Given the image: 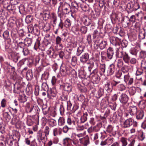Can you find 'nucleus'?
<instances>
[{
  "label": "nucleus",
  "instance_id": "nucleus-1",
  "mask_svg": "<svg viewBox=\"0 0 146 146\" xmlns=\"http://www.w3.org/2000/svg\"><path fill=\"white\" fill-rule=\"evenodd\" d=\"M59 5L58 11L59 15H63L69 13L70 11V4L62 1L60 2Z\"/></svg>",
  "mask_w": 146,
  "mask_h": 146
},
{
  "label": "nucleus",
  "instance_id": "nucleus-2",
  "mask_svg": "<svg viewBox=\"0 0 146 146\" xmlns=\"http://www.w3.org/2000/svg\"><path fill=\"white\" fill-rule=\"evenodd\" d=\"M60 72L63 76H65L66 74L68 75L76 74V72L70 66H63L61 64L60 68Z\"/></svg>",
  "mask_w": 146,
  "mask_h": 146
},
{
  "label": "nucleus",
  "instance_id": "nucleus-3",
  "mask_svg": "<svg viewBox=\"0 0 146 146\" xmlns=\"http://www.w3.org/2000/svg\"><path fill=\"white\" fill-rule=\"evenodd\" d=\"M132 125H133V127H136L137 123L133 119L130 118L124 121L123 124V127L124 128H128Z\"/></svg>",
  "mask_w": 146,
  "mask_h": 146
},
{
  "label": "nucleus",
  "instance_id": "nucleus-4",
  "mask_svg": "<svg viewBox=\"0 0 146 146\" xmlns=\"http://www.w3.org/2000/svg\"><path fill=\"white\" fill-rule=\"evenodd\" d=\"M94 41V44L98 46L101 50L105 48L107 45L106 41L100 40L98 38L96 39Z\"/></svg>",
  "mask_w": 146,
  "mask_h": 146
},
{
  "label": "nucleus",
  "instance_id": "nucleus-5",
  "mask_svg": "<svg viewBox=\"0 0 146 146\" xmlns=\"http://www.w3.org/2000/svg\"><path fill=\"white\" fill-rule=\"evenodd\" d=\"M60 88L69 94L72 92L73 87L72 86L70 83H65L60 86Z\"/></svg>",
  "mask_w": 146,
  "mask_h": 146
},
{
  "label": "nucleus",
  "instance_id": "nucleus-6",
  "mask_svg": "<svg viewBox=\"0 0 146 146\" xmlns=\"http://www.w3.org/2000/svg\"><path fill=\"white\" fill-rule=\"evenodd\" d=\"M115 70V65L113 64H111L108 66L106 70L107 75L110 76L112 75L114 73Z\"/></svg>",
  "mask_w": 146,
  "mask_h": 146
},
{
  "label": "nucleus",
  "instance_id": "nucleus-7",
  "mask_svg": "<svg viewBox=\"0 0 146 146\" xmlns=\"http://www.w3.org/2000/svg\"><path fill=\"white\" fill-rule=\"evenodd\" d=\"M100 10L98 8L95 7L93 10L92 11L91 15L92 17L94 18L98 17L100 15Z\"/></svg>",
  "mask_w": 146,
  "mask_h": 146
},
{
  "label": "nucleus",
  "instance_id": "nucleus-8",
  "mask_svg": "<svg viewBox=\"0 0 146 146\" xmlns=\"http://www.w3.org/2000/svg\"><path fill=\"white\" fill-rule=\"evenodd\" d=\"M121 23L123 27L125 28L129 26L130 23L129 17L127 16H125L122 18Z\"/></svg>",
  "mask_w": 146,
  "mask_h": 146
},
{
  "label": "nucleus",
  "instance_id": "nucleus-9",
  "mask_svg": "<svg viewBox=\"0 0 146 146\" xmlns=\"http://www.w3.org/2000/svg\"><path fill=\"white\" fill-rule=\"evenodd\" d=\"M89 55L87 53H83L80 58V61L82 63H85L88 60Z\"/></svg>",
  "mask_w": 146,
  "mask_h": 146
},
{
  "label": "nucleus",
  "instance_id": "nucleus-10",
  "mask_svg": "<svg viewBox=\"0 0 146 146\" xmlns=\"http://www.w3.org/2000/svg\"><path fill=\"white\" fill-rule=\"evenodd\" d=\"M79 141L80 143L84 146H87L90 143L89 138L88 136L80 139Z\"/></svg>",
  "mask_w": 146,
  "mask_h": 146
},
{
  "label": "nucleus",
  "instance_id": "nucleus-11",
  "mask_svg": "<svg viewBox=\"0 0 146 146\" xmlns=\"http://www.w3.org/2000/svg\"><path fill=\"white\" fill-rule=\"evenodd\" d=\"M6 8L7 10L11 13H14L15 12L16 8L13 5L9 4H7Z\"/></svg>",
  "mask_w": 146,
  "mask_h": 146
},
{
  "label": "nucleus",
  "instance_id": "nucleus-12",
  "mask_svg": "<svg viewBox=\"0 0 146 146\" xmlns=\"http://www.w3.org/2000/svg\"><path fill=\"white\" fill-rule=\"evenodd\" d=\"M114 54L113 48L109 47L107 50V56L108 59L111 60L112 59Z\"/></svg>",
  "mask_w": 146,
  "mask_h": 146
},
{
  "label": "nucleus",
  "instance_id": "nucleus-13",
  "mask_svg": "<svg viewBox=\"0 0 146 146\" xmlns=\"http://www.w3.org/2000/svg\"><path fill=\"white\" fill-rule=\"evenodd\" d=\"M56 89L54 88H53L51 89H50V90L48 91V96L49 94H50V99H53L52 98V96L53 98L55 97L56 95Z\"/></svg>",
  "mask_w": 146,
  "mask_h": 146
},
{
  "label": "nucleus",
  "instance_id": "nucleus-14",
  "mask_svg": "<svg viewBox=\"0 0 146 146\" xmlns=\"http://www.w3.org/2000/svg\"><path fill=\"white\" fill-rule=\"evenodd\" d=\"M34 48L36 50H37L38 48L42 50H44L45 49V48L40 44V41L38 40L36 42L34 46Z\"/></svg>",
  "mask_w": 146,
  "mask_h": 146
},
{
  "label": "nucleus",
  "instance_id": "nucleus-15",
  "mask_svg": "<svg viewBox=\"0 0 146 146\" xmlns=\"http://www.w3.org/2000/svg\"><path fill=\"white\" fill-rule=\"evenodd\" d=\"M126 9L128 13H130L134 10L133 4L132 2H130L128 3L126 6Z\"/></svg>",
  "mask_w": 146,
  "mask_h": 146
},
{
  "label": "nucleus",
  "instance_id": "nucleus-16",
  "mask_svg": "<svg viewBox=\"0 0 146 146\" xmlns=\"http://www.w3.org/2000/svg\"><path fill=\"white\" fill-rule=\"evenodd\" d=\"M137 108L135 106H133L129 107V112L131 115H134L137 112Z\"/></svg>",
  "mask_w": 146,
  "mask_h": 146
},
{
  "label": "nucleus",
  "instance_id": "nucleus-17",
  "mask_svg": "<svg viewBox=\"0 0 146 146\" xmlns=\"http://www.w3.org/2000/svg\"><path fill=\"white\" fill-rule=\"evenodd\" d=\"M74 3L76 4L75 5L73 6L72 7L70 6V12L73 13H76L78 11V3L76 2ZM71 14L72 16L73 17L72 13H71Z\"/></svg>",
  "mask_w": 146,
  "mask_h": 146
},
{
  "label": "nucleus",
  "instance_id": "nucleus-18",
  "mask_svg": "<svg viewBox=\"0 0 146 146\" xmlns=\"http://www.w3.org/2000/svg\"><path fill=\"white\" fill-rule=\"evenodd\" d=\"M88 115V113L87 112H83V115L81 117L80 121H79L80 123H84L87 120Z\"/></svg>",
  "mask_w": 146,
  "mask_h": 146
},
{
  "label": "nucleus",
  "instance_id": "nucleus-19",
  "mask_svg": "<svg viewBox=\"0 0 146 146\" xmlns=\"http://www.w3.org/2000/svg\"><path fill=\"white\" fill-rule=\"evenodd\" d=\"M106 70V65L105 64H101L100 66L99 72L101 76L104 74Z\"/></svg>",
  "mask_w": 146,
  "mask_h": 146
},
{
  "label": "nucleus",
  "instance_id": "nucleus-20",
  "mask_svg": "<svg viewBox=\"0 0 146 146\" xmlns=\"http://www.w3.org/2000/svg\"><path fill=\"white\" fill-rule=\"evenodd\" d=\"M105 89L108 92H110L112 91L113 89L112 87L110 85V82H107L105 85Z\"/></svg>",
  "mask_w": 146,
  "mask_h": 146
},
{
  "label": "nucleus",
  "instance_id": "nucleus-21",
  "mask_svg": "<svg viewBox=\"0 0 146 146\" xmlns=\"http://www.w3.org/2000/svg\"><path fill=\"white\" fill-rule=\"evenodd\" d=\"M84 47L81 46H80L78 48L76 55L77 56H79L81 54H82L84 52Z\"/></svg>",
  "mask_w": 146,
  "mask_h": 146
},
{
  "label": "nucleus",
  "instance_id": "nucleus-22",
  "mask_svg": "<svg viewBox=\"0 0 146 146\" xmlns=\"http://www.w3.org/2000/svg\"><path fill=\"white\" fill-rule=\"evenodd\" d=\"M121 48H117L116 50V54L117 56L119 58H123L124 55V52L122 50H120Z\"/></svg>",
  "mask_w": 146,
  "mask_h": 146
},
{
  "label": "nucleus",
  "instance_id": "nucleus-23",
  "mask_svg": "<svg viewBox=\"0 0 146 146\" xmlns=\"http://www.w3.org/2000/svg\"><path fill=\"white\" fill-rule=\"evenodd\" d=\"M50 17L51 22H53V23L56 25L57 21V17L56 14L54 13H52L51 14Z\"/></svg>",
  "mask_w": 146,
  "mask_h": 146
},
{
  "label": "nucleus",
  "instance_id": "nucleus-24",
  "mask_svg": "<svg viewBox=\"0 0 146 146\" xmlns=\"http://www.w3.org/2000/svg\"><path fill=\"white\" fill-rule=\"evenodd\" d=\"M48 55H49L51 57H53L54 53V49L52 47L50 46L46 51Z\"/></svg>",
  "mask_w": 146,
  "mask_h": 146
},
{
  "label": "nucleus",
  "instance_id": "nucleus-25",
  "mask_svg": "<svg viewBox=\"0 0 146 146\" xmlns=\"http://www.w3.org/2000/svg\"><path fill=\"white\" fill-rule=\"evenodd\" d=\"M25 45L28 47L31 46L32 42V40L30 38H27L25 39Z\"/></svg>",
  "mask_w": 146,
  "mask_h": 146
},
{
  "label": "nucleus",
  "instance_id": "nucleus-26",
  "mask_svg": "<svg viewBox=\"0 0 146 146\" xmlns=\"http://www.w3.org/2000/svg\"><path fill=\"white\" fill-rule=\"evenodd\" d=\"M3 36L5 40L7 39L8 40L9 43L11 42V39L9 38V32L7 31H5L3 33Z\"/></svg>",
  "mask_w": 146,
  "mask_h": 146
},
{
  "label": "nucleus",
  "instance_id": "nucleus-27",
  "mask_svg": "<svg viewBox=\"0 0 146 146\" xmlns=\"http://www.w3.org/2000/svg\"><path fill=\"white\" fill-rule=\"evenodd\" d=\"M123 59L126 63H128L129 62L130 57L126 52H124V55L123 58Z\"/></svg>",
  "mask_w": 146,
  "mask_h": 146
},
{
  "label": "nucleus",
  "instance_id": "nucleus-28",
  "mask_svg": "<svg viewBox=\"0 0 146 146\" xmlns=\"http://www.w3.org/2000/svg\"><path fill=\"white\" fill-rule=\"evenodd\" d=\"M8 52L10 54V56H11L12 59L15 58V57H19L18 56L19 53H17L16 52L12 51H9Z\"/></svg>",
  "mask_w": 146,
  "mask_h": 146
},
{
  "label": "nucleus",
  "instance_id": "nucleus-29",
  "mask_svg": "<svg viewBox=\"0 0 146 146\" xmlns=\"http://www.w3.org/2000/svg\"><path fill=\"white\" fill-rule=\"evenodd\" d=\"M136 113V118L137 119H141L144 116V112L142 111H139Z\"/></svg>",
  "mask_w": 146,
  "mask_h": 146
},
{
  "label": "nucleus",
  "instance_id": "nucleus-30",
  "mask_svg": "<svg viewBox=\"0 0 146 146\" xmlns=\"http://www.w3.org/2000/svg\"><path fill=\"white\" fill-rule=\"evenodd\" d=\"M50 15V12L48 11H44L43 12V17L44 18H45V20L49 19Z\"/></svg>",
  "mask_w": 146,
  "mask_h": 146
},
{
  "label": "nucleus",
  "instance_id": "nucleus-31",
  "mask_svg": "<svg viewBox=\"0 0 146 146\" xmlns=\"http://www.w3.org/2000/svg\"><path fill=\"white\" fill-rule=\"evenodd\" d=\"M127 139L124 137H121L120 139V141L122 143V146H126L127 145Z\"/></svg>",
  "mask_w": 146,
  "mask_h": 146
},
{
  "label": "nucleus",
  "instance_id": "nucleus-32",
  "mask_svg": "<svg viewBox=\"0 0 146 146\" xmlns=\"http://www.w3.org/2000/svg\"><path fill=\"white\" fill-rule=\"evenodd\" d=\"M27 95L31 94L33 92L32 87L31 86H28L27 88L25 87V90Z\"/></svg>",
  "mask_w": 146,
  "mask_h": 146
},
{
  "label": "nucleus",
  "instance_id": "nucleus-33",
  "mask_svg": "<svg viewBox=\"0 0 146 146\" xmlns=\"http://www.w3.org/2000/svg\"><path fill=\"white\" fill-rule=\"evenodd\" d=\"M27 79L29 80H31L33 77L32 72L31 70H28L26 73Z\"/></svg>",
  "mask_w": 146,
  "mask_h": 146
},
{
  "label": "nucleus",
  "instance_id": "nucleus-34",
  "mask_svg": "<svg viewBox=\"0 0 146 146\" xmlns=\"http://www.w3.org/2000/svg\"><path fill=\"white\" fill-rule=\"evenodd\" d=\"M80 6L82 10L85 12L88 11L89 9V7L85 3H83L81 4Z\"/></svg>",
  "mask_w": 146,
  "mask_h": 146
},
{
  "label": "nucleus",
  "instance_id": "nucleus-35",
  "mask_svg": "<svg viewBox=\"0 0 146 146\" xmlns=\"http://www.w3.org/2000/svg\"><path fill=\"white\" fill-rule=\"evenodd\" d=\"M103 89L102 88H100L96 94V97L98 98H100L103 94Z\"/></svg>",
  "mask_w": 146,
  "mask_h": 146
},
{
  "label": "nucleus",
  "instance_id": "nucleus-36",
  "mask_svg": "<svg viewBox=\"0 0 146 146\" xmlns=\"http://www.w3.org/2000/svg\"><path fill=\"white\" fill-rule=\"evenodd\" d=\"M138 139L140 140L143 141L145 138V136L144 135V133L142 131H140L139 132Z\"/></svg>",
  "mask_w": 146,
  "mask_h": 146
},
{
  "label": "nucleus",
  "instance_id": "nucleus-37",
  "mask_svg": "<svg viewBox=\"0 0 146 146\" xmlns=\"http://www.w3.org/2000/svg\"><path fill=\"white\" fill-rule=\"evenodd\" d=\"M78 88L80 91L81 92L85 93L87 91V89L85 86H83L80 85H79L78 86Z\"/></svg>",
  "mask_w": 146,
  "mask_h": 146
},
{
  "label": "nucleus",
  "instance_id": "nucleus-38",
  "mask_svg": "<svg viewBox=\"0 0 146 146\" xmlns=\"http://www.w3.org/2000/svg\"><path fill=\"white\" fill-rule=\"evenodd\" d=\"M47 136L42 133H39L38 134V139H40V140L42 141L45 140L46 137H47Z\"/></svg>",
  "mask_w": 146,
  "mask_h": 146
},
{
  "label": "nucleus",
  "instance_id": "nucleus-39",
  "mask_svg": "<svg viewBox=\"0 0 146 146\" xmlns=\"http://www.w3.org/2000/svg\"><path fill=\"white\" fill-rule=\"evenodd\" d=\"M67 109L69 110L72 111L74 108V106H72V103L70 101H67Z\"/></svg>",
  "mask_w": 146,
  "mask_h": 146
},
{
  "label": "nucleus",
  "instance_id": "nucleus-40",
  "mask_svg": "<svg viewBox=\"0 0 146 146\" xmlns=\"http://www.w3.org/2000/svg\"><path fill=\"white\" fill-rule=\"evenodd\" d=\"M90 78L94 81H98L99 78V76L98 74L90 75Z\"/></svg>",
  "mask_w": 146,
  "mask_h": 146
},
{
  "label": "nucleus",
  "instance_id": "nucleus-41",
  "mask_svg": "<svg viewBox=\"0 0 146 146\" xmlns=\"http://www.w3.org/2000/svg\"><path fill=\"white\" fill-rule=\"evenodd\" d=\"M65 119L62 117H60L58 120V124L59 126L64 125L65 123Z\"/></svg>",
  "mask_w": 146,
  "mask_h": 146
},
{
  "label": "nucleus",
  "instance_id": "nucleus-42",
  "mask_svg": "<svg viewBox=\"0 0 146 146\" xmlns=\"http://www.w3.org/2000/svg\"><path fill=\"white\" fill-rule=\"evenodd\" d=\"M123 64V62L122 60L121 59H119L117 60V67L120 68L122 67Z\"/></svg>",
  "mask_w": 146,
  "mask_h": 146
},
{
  "label": "nucleus",
  "instance_id": "nucleus-43",
  "mask_svg": "<svg viewBox=\"0 0 146 146\" xmlns=\"http://www.w3.org/2000/svg\"><path fill=\"white\" fill-rule=\"evenodd\" d=\"M139 38L140 39L143 40L145 39V31L143 32H140L139 34Z\"/></svg>",
  "mask_w": 146,
  "mask_h": 146
},
{
  "label": "nucleus",
  "instance_id": "nucleus-44",
  "mask_svg": "<svg viewBox=\"0 0 146 146\" xmlns=\"http://www.w3.org/2000/svg\"><path fill=\"white\" fill-rule=\"evenodd\" d=\"M141 64L142 69L146 72V61L142 60Z\"/></svg>",
  "mask_w": 146,
  "mask_h": 146
},
{
  "label": "nucleus",
  "instance_id": "nucleus-45",
  "mask_svg": "<svg viewBox=\"0 0 146 146\" xmlns=\"http://www.w3.org/2000/svg\"><path fill=\"white\" fill-rule=\"evenodd\" d=\"M49 125L51 127H53L56 125V121L53 119H50L49 120Z\"/></svg>",
  "mask_w": 146,
  "mask_h": 146
},
{
  "label": "nucleus",
  "instance_id": "nucleus-46",
  "mask_svg": "<svg viewBox=\"0 0 146 146\" xmlns=\"http://www.w3.org/2000/svg\"><path fill=\"white\" fill-rule=\"evenodd\" d=\"M71 21L69 19H66L64 22V26L66 28L70 27L71 25Z\"/></svg>",
  "mask_w": 146,
  "mask_h": 146
},
{
  "label": "nucleus",
  "instance_id": "nucleus-47",
  "mask_svg": "<svg viewBox=\"0 0 146 146\" xmlns=\"http://www.w3.org/2000/svg\"><path fill=\"white\" fill-rule=\"evenodd\" d=\"M136 88L134 87H131L129 90L130 94L131 95H133L136 92Z\"/></svg>",
  "mask_w": 146,
  "mask_h": 146
},
{
  "label": "nucleus",
  "instance_id": "nucleus-48",
  "mask_svg": "<svg viewBox=\"0 0 146 146\" xmlns=\"http://www.w3.org/2000/svg\"><path fill=\"white\" fill-rule=\"evenodd\" d=\"M77 60L78 59L76 57L73 56L71 60L72 64L73 66H75L77 64Z\"/></svg>",
  "mask_w": 146,
  "mask_h": 146
},
{
  "label": "nucleus",
  "instance_id": "nucleus-49",
  "mask_svg": "<svg viewBox=\"0 0 146 146\" xmlns=\"http://www.w3.org/2000/svg\"><path fill=\"white\" fill-rule=\"evenodd\" d=\"M120 83V81H116L115 80H113L111 82V84L112 89H113V87L116 86L117 84Z\"/></svg>",
  "mask_w": 146,
  "mask_h": 146
},
{
  "label": "nucleus",
  "instance_id": "nucleus-50",
  "mask_svg": "<svg viewBox=\"0 0 146 146\" xmlns=\"http://www.w3.org/2000/svg\"><path fill=\"white\" fill-rule=\"evenodd\" d=\"M22 49V52L24 56H27L29 54V51L27 48H23Z\"/></svg>",
  "mask_w": 146,
  "mask_h": 146
},
{
  "label": "nucleus",
  "instance_id": "nucleus-51",
  "mask_svg": "<svg viewBox=\"0 0 146 146\" xmlns=\"http://www.w3.org/2000/svg\"><path fill=\"white\" fill-rule=\"evenodd\" d=\"M15 84H14V89L13 90V92L14 93L18 94L20 93L21 92L19 88L20 87V85H19L17 84V87L16 88H15Z\"/></svg>",
  "mask_w": 146,
  "mask_h": 146
},
{
  "label": "nucleus",
  "instance_id": "nucleus-52",
  "mask_svg": "<svg viewBox=\"0 0 146 146\" xmlns=\"http://www.w3.org/2000/svg\"><path fill=\"white\" fill-rule=\"evenodd\" d=\"M18 47L16 48V49L18 50L19 49V48H21V49H23L24 48V47L25 46V42L23 43L22 42H19L17 43V44Z\"/></svg>",
  "mask_w": 146,
  "mask_h": 146
},
{
  "label": "nucleus",
  "instance_id": "nucleus-53",
  "mask_svg": "<svg viewBox=\"0 0 146 146\" xmlns=\"http://www.w3.org/2000/svg\"><path fill=\"white\" fill-rule=\"evenodd\" d=\"M111 19L112 21H113V20L115 22L117 21L118 20L117 15L115 13H113L111 15Z\"/></svg>",
  "mask_w": 146,
  "mask_h": 146
},
{
  "label": "nucleus",
  "instance_id": "nucleus-54",
  "mask_svg": "<svg viewBox=\"0 0 146 146\" xmlns=\"http://www.w3.org/2000/svg\"><path fill=\"white\" fill-rule=\"evenodd\" d=\"M0 132L2 133L5 132V125L3 123L0 124Z\"/></svg>",
  "mask_w": 146,
  "mask_h": 146
},
{
  "label": "nucleus",
  "instance_id": "nucleus-55",
  "mask_svg": "<svg viewBox=\"0 0 146 146\" xmlns=\"http://www.w3.org/2000/svg\"><path fill=\"white\" fill-rule=\"evenodd\" d=\"M99 5L100 8H102L104 6V8L106 7L105 6V3L104 0H99Z\"/></svg>",
  "mask_w": 146,
  "mask_h": 146
},
{
  "label": "nucleus",
  "instance_id": "nucleus-56",
  "mask_svg": "<svg viewBox=\"0 0 146 146\" xmlns=\"http://www.w3.org/2000/svg\"><path fill=\"white\" fill-rule=\"evenodd\" d=\"M19 119L17 117H14L12 119L11 123L13 125H17L19 122Z\"/></svg>",
  "mask_w": 146,
  "mask_h": 146
},
{
  "label": "nucleus",
  "instance_id": "nucleus-57",
  "mask_svg": "<svg viewBox=\"0 0 146 146\" xmlns=\"http://www.w3.org/2000/svg\"><path fill=\"white\" fill-rule=\"evenodd\" d=\"M80 31L82 33L85 34L87 32V28L85 26H82L80 29Z\"/></svg>",
  "mask_w": 146,
  "mask_h": 146
},
{
  "label": "nucleus",
  "instance_id": "nucleus-58",
  "mask_svg": "<svg viewBox=\"0 0 146 146\" xmlns=\"http://www.w3.org/2000/svg\"><path fill=\"white\" fill-rule=\"evenodd\" d=\"M133 7L134 10H137L140 8L139 4L137 2H135L133 4Z\"/></svg>",
  "mask_w": 146,
  "mask_h": 146
},
{
  "label": "nucleus",
  "instance_id": "nucleus-59",
  "mask_svg": "<svg viewBox=\"0 0 146 146\" xmlns=\"http://www.w3.org/2000/svg\"><path fill=\"white\" fill-rule=\"evenodd\" d=\"M91 21L88 18L85 19L84 21V24L86 26H89L91 23Z\"/></svg>",
  "mask_w": 146,
  "mask_h": 146
},
{
  "label": "nucleus",
  "instance_id": "nucleus-60",
  "mask_svg": "<svg viewBox=\"0 0 146 146\" xmlns=\"http://www.w3.org/2000/svg\"><path fill=\"white\" fill-rule=\"evenodd\" d=\"M26 107L27 110L29 112H31L33 108V106L32 105H30L29 104H27Z\"/></svg>",
  "mask_w": 146,
  "mask_h": 146
},
{
  "label": "nucleus",
  "instance_id": "nucleus-61",
  "mask_svg": "<svg viewBox=\"0 0 146 146\" xmlns=\"http://www.w3.org/2000/svg\"><path fill=\"white\" fill-rule=\"evenodd\" d=\"M113 127L110 125H109L107 127L106 131L108 133H111L113 130Z\"/></svg>",
  "mask_w": 146,
  "mask_h": 146
},
{
  "label": "nucleus",
  "instance_id": "nucleus-62",
  "mask_svg": "<svg viewBox=\"0 0 146 146\" xmlns=\"http://www.w3.org/2000/svg\"><path fill=\"white\" fill-rule=\"evenodd\" d=\"M120 97L121 98L120 99V100L121 99L122 100H129L128 98L125 94H122Z\"/></svg>",
  "mask_w": 146,
  "mask_h": 146
},
{
  "label": "nucleus",
  "instance_id": "nucleus-63",
  "mask_svg": "<svg viewBox=\"0 0 146 146\" xmlns=\"http://www.w3.org/2000/svg\"><path fill=\"white\" fill-rule=\"evenodd\" d=\"M32 31H31V32H33L36 35H38L39 34L40 31L38 29L36 28H33V27H32Z\"/></svg>",
  "mask_w": 146,
  "mask_h": 146
},
{
  "label": "nucleus",
  "instance_id": "nucleus-64",
  "mask_svg": "<svg viewBox=\"0 0 146 146\" xmlns=\"http://www.w3.org/2000/svg\"><path fill=\"white\" fill-rule=\"evenodd\" d=\"M42 88L44 91H48V86L46 83H43L42 85Z\"/></svg>",
  "mask_w": 146,
  "mask_h": 146
}]
</instances>
